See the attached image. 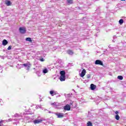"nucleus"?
<instances>
[{
  "mask_svg": "<svg viewBox=\"0 0 126 126\" xmlns=\"http://www.w3.org/2000/svg\"><path fill=\"white\" fill-rule=\"evenodd\" d=\"M59 79L61 81H64L65 80V76H60Z\"/></svg>",
  "mask_w": 126,
  "mask_h": 126,
  "instance_id": "9b49d317",
  "label": "nucleus"
},
{
  "mask_svg": "<svg viewBox=\"0 0 126 126\" xmlns=\"http://www.w3.org/2000/svg\"><path fill=\"white\" fill-rule=\"evenodd\" d=\"M49 114H51V113H52L51 111L49 112Z\"/></svg>",
  "mask_w": 126,
  "mask_h": 126,
  "instance_id": "c9c22d12",
  "label": "nucleus"
},
{
  "mask_svg": "<svg viewBox=\"0 0 126 126\" xmlns=\"http://www.w3.org/2000/svg\"><path fill=\"white\" fill-rule=\"evenodd\" d=\"M97 100H99V101H101V100H102V98H101V97H98V98H97Z\"/></svg>",
  "mask_w": 126,
  "mask_h": 126,
  "instance_id": "7c9ffc66",
  "label": "nucleus"
},
{
  "mask_svg": "<svg viewBox=\"0 0 126 126\" xmlns=\"http://www.w3.org/2000/svg\"><path fill=\"white\" fill-rule=\"evenodd\" d=\"M7 44H8V41H7V40H6V39L3 40L2 43L3 46H6Z\"/></svg>",
  "mask_w": 126,
  "mask_h": 126,
  "instance_id": "9d476101",
  "label": "nucleus"
},
{
  "mask_svg": "<svg viewBox=\"0 0 126 126\" xmlns=\"http://www.w3.org/2000/svg\"><path fill=\"white\" fill-rule=\"evenodd\" d=\"M51 105L54 106V107H57V106H60V103L55 102L52 103Z\"/></svg>",
  "mask_w": 126,
  "mask_h": 126,
  "instance_id": "4468645a",
  "label": "nucleus"
},
{
  "mask_svg": "<svg viewBox=\"0 0 126 126\" xmlns=\"http://www.w3.org/2000/svg\"><path fill=\"white\" fill-rule=\"evenodd\" d=\"M19 30L20 33L21 34H25L26 33V29L24 27H20Z\"/></svg>",
  "mask_w": 126,
  "mask_h": 126,
  "instance_id": "f03ea898",
  "label": "nucleus"
},
{
  "mask_svg": "<svg viewBox=\"0 0 126 126\" xmlns=\"http://www.w3.org/2000/svg\"><path fill=\"white\" fill-rule=\"evenodd\" d=\"M67 53L68 54V55H72V54L74 53H73V51L72 50H69L67 51Z\"/></svg>",
  "mask_w": 126,
  "mask_h": 126,
  "instance_id": "2eb2a0df",
  "label": "nucleus"
},
{
  "mask_svg": "<svg viewBox=\"0 0 126 126\" xmlns=\"http://www.w3.org/2000/svg\"><path fill=\"white\" fill-rule=\"evenodd\" d=\"M41 122H42V120L41 119L35 120L33 121V123L34 124H40V123H41Z\"/></svg>",
  "mask_w": 126,
  "mask_h": 126,
  "instance_id": "1a4fd4ad",
  "label": "nucleus"
},
{
  "mask_svg": "<svg viewBox=\"0 0 126 126\" xmlns=\"http://www.w3.org/2000/svg\"><path fill=\"white\" fill-rule=\"evenodd\" d=\"M4 2L7 6H9L11 5V2H10V1L8 0H5Z\"/></svg>",
  "mask_w": 126,
  "mask_h": 126,
  "instance_id": "0eeeda50",
  "label": "nucleus"
},
{
  "mask_svg": "<svg viewBox=\"0 0 126 126\" xmlns=\"http://www.w3.org/2000/svg\"><path fill=\"white\" fill-rule=\"evenodd\" d=\"M12 119H9L7 120V122H12Z\"/></svg>",
  "mask_w": 126,
  "mask_h": 126,
  "instance_id": "c85d7f7f",
  "label": "nucleus"
},
{
  "mask_svg": "<svg viewBox=\"0 0 126 126\" xmlns=\"http://www.w3.org/2000/svg\"><path fill=\"white\" fill-rule=\"evenodd\" d=\"M119 24H120V25H122L123 23H124V20L121 19L119 20Z\"/></svg>",
  "mask_w": 126,
  "mask_h": 126,
  "instance_id": "a211bd4d",
  "label": "nucleus"
},
{
  "mask_svg": "<svg viewBox=\"0 0 126 126\" xmlns=\"http://www.w3.org/2000/svg\"><path fill=\"white\" fill-rule=\"evenodd\" d=\"M0 72H1H1H2V71Z\"/></svg>",
  "mask_w": 126,
  "mask_h": 126,
  "instance_id": "4c0bfd02",
  "label": "nucleus"
},
{
  "mask_svg": "<svg viewBox=\"0 0 126 126\" xmlns=\"http://www.w3.org/2000/svg\"><path fill=\"white\" fill-rule=\"evenodd\" d=\"M26 40L28 41L29 42H32V40L31 39V38L30 37H27L26 38Z\"/></svg>",
  "mask_w": 126,
  "mask_h": 126,
  "instance_id": "aec40b11",
  "label": "nucleus"
},
{
  "mask_svg": "<svg viewBox=\"0 0 126 126\" xmlns=\"http://www.w3.org/2000/svg\"><path fill=\"white\" fill-rule=\"evenodd\" d=\"M91 90H95L96 89V85L92 84H91V87H90Z\"/></svg>",
  "mask_w": 126,
  "mask_h": 126,
  "instance_id": "f8f14e48",
  "label": "nucleus"
},
{
  "mask_svg": "<svg viewBox=\"0 0 126 126\" xmlns=\"http://www.w3.org/2000/svg\"><path fill=\"white\" fill-rule=\"evenodd\" d=\"M86 74V70H85V69H83V70L82 71L80 74L81 77H84V76H85Z\"/></svg>",
  "mask_w": 126,
  "mask_h": 126,
  "instance_id": "39448f33",
  "label": "nucleus"
},
{
  "mask_svg": "<svg viewBox=\"0 0 126 126\" xmlns=\"http://www.w3.org/2000/svg\"><path fill=\"white\" fill-rule=\"evenodd\" d=\"M87 126H93V125H92V123H91V122L90 121H89L88 123H87Z\"/></svg>",
  "mask_w": 126,
  "mask_h": 126,
  "instance_id": "6ab92c4d",
  "label": "nucleus"
},
{
  "mask_svg": "<svg viewBox=\"0 0 126 126\" xmlns=\"http://www.w3.org/2000/svg\"><path fill=\"white\" fill-rule=\"evenodd\" d=\"M115 119L117 121H119V120H120V116H119V115H116L115 116Z\"/></svg>",
  "mask_w": 126,
  "mask_h": 126,
  "instance_id": "4be33fe9",
  "label": "nucleus"
},
{
  "mask_svg": "<svg viewBox=\"0 0 126 126\" xmlns=\"http://www.w3.org/2000/svg\"><path fill=\"white\" fill-rule=\"evenodd\" d=\"M67 2L69 3V4H72V3H73L72 0H67Z\"/></svg>",
  "mask_w": 126,
  "mask_h": 126,
  "instance_id": "dca6fc26",
  "label": "nucleus"
},
{
  "mask_svg": "<svg viewBox=\"0 0 126 126\" xmlns=\"http://www.w3.org/2000/svg\"><path fill=\"white\" fill-rule=\"evenodd\" d=\"M12 46H11V45L9 46V47L7 48V50H8V51L11 50V48H12Z\"/></svg>",
  "mask_w": 126,
  "mask_h": 126,
  "instance_id": "bb28decb",
  "label": "nucleus"
},
{
  "mask_svg": "<svg viewBox=\"0 0 126 126\" xmlns=\"http://www.w3.org/2000/svg\"><path fill=\"white\" fill-rule=\"evenodd\" d=\"M117 78L120 80H123V79H124V77L122 76H118Z\"/></svg>",
  "mask_w": 126,
  "mask_h": 126,
  "instance_id": "412c9836",
  "label": "nucleus"
},
{
  "mask_svg": "<svg viewBox=\"0 0 126 126\" xmlns=\"http://www.w3.org/2000/svg\"><path fill=\"white\" fill-rule=\"evenodd\" d=\"M39 61H40V62H45V59L41 57L39 58Z\"/></svg>",
  "mask_w": 126,
  "mask_h": 126,
  "instance_id": "b1692460",
  "label": "nucleus"
},
{
  "mask_svg": "<svg viewBox=\"0 0 126 126\" xmlns=\"http://www.w3.org/2000/svg\"><path fill=\"white\" fill-rule=\"evenodd\" d=\"M63 109L65 111H70V105L69 104H66L64 106Z\"/></svg>",
  "mask_w": 126,
  "mask_h": 126,
  "instance_id": "7ed1b4c3",
  "label": "nucleus"
},
{
  "mask_svg": "<svg viewBox=\"0 0 126 126\" xmlns=\"http://www.w3.org/2000/svg\"><path fill=\"white\" fill-rule=\"evenodd\" d=\"M1 122L0 121V126H1Z\"/></svg>",
  "mask_w": 126,
  "mask_h": 126,
  "instance_id": "f704fd0d",
  "label": "nucleus"
},
{
  "mask_svg": "<svg viewBox=\"0 0 126 126\" xmlns=\"http://www.w3.org/2000/svg\"><path fill=\"white\" fill-rule=\"evenodd\" d=\"M0 105H3V102L2 101H1V100H0Z\"/></svg>",
  "mask_w": 126,
  "mask_h": 126,
  "instance_id": "2f4dec72",
  "label": "nucleus"
},
{
  "mask_svg": "<svg viewBox=\"0 0 126 126\" xmlns=\"http://www.w3.org/2000/svg\"><path fill=\"white\" fill-rule=\"evenodd\" d=\"M73 104H74V102H73V101H70L69 103L70 107H73Z\"/></svg>",
  "mask_w": 126,
  "mask_h": 126,
  "instance_id": "f3484780",
  "label": "nucleus"
},
{
  "mask_svg": "<svg viewBox=\"0 0 126 126\" xmlns=\"http://www.w3.org/2000/svg\"><path fill=\"white\" fill-rule=\"evenodd\" d=\"M122 1H125V0H121Z\"/></svg>",
  "mask_w": 126,
  "mask_h": 126,
  "instance_id": "e433bc0d",
  "label": "nucleus"
},
{
  "mask_svg": "<svg viewBox=\"0 0 126 126\" xmlns=\"http://www.w3.org/2000/svg\"><path fill=\"white\" fill-rule=\"evenodd\" d=\"M61 76H65V71L63 70L60 71Z\"/></svg>",
  "mask_w": 126,
  "mask_h": 126,
  "instance_id": "ddd939ff",
  "label": "nucleus"
},
{
  "mask_svg": "<svg viewBox=\"0 0 126 126\" xmlns=\"http://www.w3.org/2000/svg\"><path fill=\"white\" fill-rule=\"evenodd\" d=\"M47 72H48V69L45 68L43 70V73H47Z\"/></svg>",
  "mask_w": 126,
  "mask_h": 126,
  "instance_id": "5701e85b",
  "label": "nucleus"
},
{
  "mask_svg": "<svg viewBox=\"0 0 126 126\" xmlns=\"http://www.w3.org/2000/svg\"><path fill=\"white\" fill-rule=\"evenodd\" d=\"M115 113L116 115H118V114H119V111H116L115 112Z\"/></svg>",
  "mask_w": 126,
  "mask_h": 126,
  "instance_id": "c756f323",
  "label": "nucleus"
},
{
  "mask_svg": "<svg viewBox=\"0 0 126 126\" xmlns=\"http://www.w3.org/2000/svg\"><path fill=\"white\" fill-rule=\"evenodd\" d=\"M90 77H91V74H89L87 75V78L89 79Z\"/></svg>",
  "mask_w": 126,
  "mask_h": 126,
  "instance_id": "a878e982",
  "label": "nucleus"
},
{
  "mask_svg": "<svg viewBox=\"0 0 126 126\" xmlns=\"http://www.w3.org/2000/svg\"><path fill=\"white\" fill-rule=\"evenodd\" d=\"M18 116H19L18 114H15L14 117L15 118H17V117H18Z\"/></svg>",
  "mask_w": 126,
  "mask_h": 126,
  "instance_id": "cd10ccee",
  "label": "nucleus"
},
{
  "mask_svg": "<svg viewBox=\"0 0 126 126\" xmlns=\"http://www.w3.org/2000/svg\"><path fill=\"white\" fill-rule=\"evenodd\" d=\"M94 63L95 64H99V65H103V62L99 60H96Z\"/></svg>",
  "mask_w": 126,
  "mask_h": 126,
  "instance_id": "20e7f679",
  "label": "nucleus"
},
{
  "mask_svg": "<svg viewBox=\"0 0 126 126\" xmlns=\"http://www.w3.org/2000/svg\"><path fill=\"white\" fill-rule=\"evenodd\" d=\"M21 65L24 66V67H25V69L28 70V71H29V70L30 69V67L31 66V64H30V63L22 64Z\"/></svg>",
  "mask_w": 126,
  "mask_h": 126,
  "instance_id": "f257e3e1",
  "label": "nucleus"
},
{
  "mask_svg": "<svg viewBox=\"0 0 126 126\" xmlns=\"http://www.w3.org/2000/svg\"><path fill=\"white\" fill-rule=\"evenodd\" d=\"M36 74H37L38 76L39 77L41 76V72H40V71H37Z\"/></svg>",
  "mask_w": 126,
  "mask_h": 126,
  "instance_id": "393cba45",
  "label": "nucleus"
},
{
  "mask_svg": "<svg viewBox=\"0 0 126 126\" xmlns=\"http://www.w3.org/2000/svg\"><path fill=\"white\" fill-rule=\"evenodd\" d=\"M1 67V69H2L3 68V67H1V66L0 65V68Z\"/></svg>",
  "mask_w": 126,
  "mask_h": 126,
  "instance_id": "473e14b6",
  "label": "nucleus"
},
{
  "mask_svg": "<svg viewBox=\"0 0 126 126\" xmlns=\"http://www.w3.org/2000/svg\"><path fill=\"white\" fill-rule=\"evenodd\" d=\"M49 93L50 95H51V96H54V95H57V91H50Z\"/></svg>",
  "mask_w": 126,
  "mask_h": 126,
  "instance_id": "6e6552de",
  "label": "nucleus"
},
{
  "mask_svg": "<svg viewBox=\"0 0 126 126\" xmlns=\"http://www.w3.org/2000/svg\"><path fill=\"white\" fill-rule=\"evenodd\" d=\"M14 121H15V122H16V121H17V119H15L14 120Z\"/></svg>",
  "mask_w": 126,
  "mask_h": 126,
  "instance_id": "72a5a7b5",
  "label": "nucleus"
},
{
  "mask_svg": "<svg viewBox=\"0 0 126 126\" xmlns=\"http://www.w3.org/2000/svg\"><path fill=\"white\" fill-rule=\"evenodd\" d=\"M55 115H56V116H57V118L59 119L63 118V113H56Z\"/></svg>",
  "mask_w": 126,
  "mask_h": 126,
  "instance_id": "423d86ee",
  "label": "nucleus"
}]
</instances>
